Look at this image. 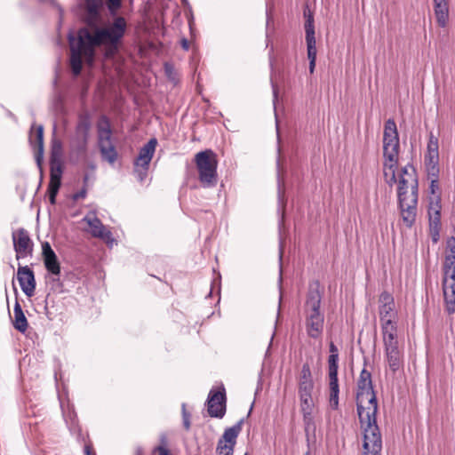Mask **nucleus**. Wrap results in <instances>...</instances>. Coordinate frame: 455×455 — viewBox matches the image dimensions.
I'll return each instance as SVG.
<instances>
[{"label": "nucleus", "instance_id": "1", "mask_svg": "<svg viewBox=\"0 0 455 455\" xmlns=\"http://www.w3.org/2000/svg\"><path fill=\"white\" fill-rule=\"evenodd\" d=\"M86 27L77 31V39L68 35L70 44V67L75 76L80 75L83 60L89 65L94 62L96 48L104 46L105 57L112 58L118 52L127 32V20L123 16L115 17L108 26H100L102 0H84Z\"/></svg>", "mask_w": 455, "mask_h": 455}, {"label": "nucleus", "instance_id": "2", "mask_svg": "<svg viewBox=\"0 0 455 455\" xmlns=\"http://www.w3.org/2000/svg\"><path fill=\"white\" fill-rule=\"evenodd\" d=\"M356 409L363 429V455H381L382 438L377 425L378 403L371 379H358Z\"/></svg>", "mask_w": 455, "mask_h": 455}, {"label": "nucleus", "instance_id": "3", "mask_svg": "<svg viewBox=\"0 0 455 455\" xmlns=\"http://www.w3.org/2000/svg\"><path fill=\"white\" fill-rule=\"evenodd\" d=\"M418 179L412 165L401 170L398 180L397 197L403 224L411 228L416 220L418 205Z\"/></svg>", "mask_w": 455, "mask_h": 455}, {"label": "nucleus", "instance_id": "4", "mask_svg": "<svg viewBox=\"0 0 455 455\" xmlns=\"http://www.w3.org/2000/svg\"><path fill=\"white\" fill-rule=\"evenodd\" d=\"M322 293L320 283L315 281L309 284L304 304L305 330L307 335L314 339L322 338L324 328V313L321 310Z\"/></svg>", "mask_w": 455, "mask_h": 455}, {"label": "nucleus", "instance_id": "5", "mask_svg": "<svg viewBox=\"0 0 455 455\" xmlns=\"http://www.w3.org/2000/svg\"><path fill=\"white\" fill-rule=\"evenodd\" d=\"M400 141L396 124L393 119L386 121L383 132L384 176L388 186L397 182L396 169L398 165Z\"/></svg>", "mask_w": 455, "mask_h": 455}, {"label": "nucleus", "instance_id": "6", "mask_svg": "<svg viewBox=\"0 0 455 455\" xmlns=\"http://www.w3.org/2000/svg\"><path fill=\"white\" fill-rule=\"evenodd\" d=\"M92 127L91 116L87 112L78 116L75 132L69 140L71 156L84 158L87 154L89 132Z\"/></svg>", "mask_w": 455, "mask_h": 455}, {"label": "nucleus", "instance_id": "7", "mask_svg": "<svg viewBox=\"0 0 455 455\" xmlns=\"http://www.w3.org/2000/svg\"><path fill=\"white\" fill-rule=\"evenodd\" d=\"M199 180L204 188L215 187L218 181L216 155L211 149L200 151L195 156Z\"/></svg>", "mask_w": 455, "mask_h": 455}, {"label": "nucleus", "instance_id": "8", "mask_svg": "<svg viewBox=\"0 0 455 455\" xmlns=\"http://www.w3.org/2000/svg\"><path fill=\"white\" fill-rule=\"evenodd\" d=\"M443 291L445 310L449 315L455 313V256L446 255L443 265Z\"/></svg>", "mask_w": 455, "mask_h": 455}, {"label": "nucleus", "instance_id": "9", "mask_svg": "<svg viewBox=\"0 0 455 455\" xmlns=\"http://www.w3.org/2000/svg\"><path fill=\"white\" fill-rule=\"evenodd\" d=\"M157 145L156 138L150 139L139 152L133 163V173L140 182H143L148 172L149 164L153 158Z\"/></svg>", "mask_w": 455, "mask_h": 455}, {"label": "nucleus", "instance_id": "10", "mask_svg": "<svg viewBox=\"0 0 455 455\" xmlns=\"http://www.w3.org/2000/svg\"><path fill=\"white\" fill-rule=\"evenodd\" d=\"M315 383L299 384L298 394L300 401V409L303 414V420L307 427H308L313 420L312 413L314 408V401L312 394L314 391Z\"/></svg>", "mask_w": 455, "mask_h": 455}, {"label": "nucleus", "instance_id": "11", "mask_svg": "<svg viewBox=\"0 0 455 455\" xmlns=\"http://www.w3.org/2000/svg\"><path fill=\"white\" fill-rule=\"evenodd\" d=\"M12 238L16 259L18 260L28 256H32L34 243L28 232L25 228H20L16 231H13Z\"/></svg>", "mask_w": 455, "mask_h": 455}, {"label": "nucleus", "instance_id": "12", "mask_svg": "<svg viewBox=\"0 0 455 455\" xmlns=\"http://www.w3.org/2000/svg\"><path fill=\"white\" fill-rule=\"evenodd\" d=\"M306 42L307 59L309 60V72L313 74L315 68L316 61V41L315 37L314 18L312 14H308L305 22Z\"/></svg>", "mask_w": 455, "mask_h": 455}, {"label": "nucleus", "instance_id": "13", "mask_svg": "<svg viewBox=\"0 0 455 455\" xmlns=\"http://www.w3.org/2000/svg\"><path fill=\"white\" fill-rule=\"evenodd\" d=\"M208 413L212 418L222 419L226 413V393L211 390L207 399Z\"/></svg>", "mask_w": 455, "mask_h": 455}, {"label": "nucleus", "instance_id": "14", "mask_svg": "<svg viewBox=\"0 0 455 455\" xmlns=\"http://www.w3.org/2000/svg\"><path fill=\"white\" fill-rule=\"evenodd\" d=\"M379 302L380 323L395 322L397 312L395 308V300L393 296L387 291H383L379 295Z\"/></svg>", "mask_w": 455, "mask_h": 455}, {"label": "nucleus", "instance_id": "15", "mask_svg": "<svg viewBox=\"0 0 455 455\" xmlns=\"http://www.w3.org/2000/svg\"><path fill=\"white\" fill-rule=\"evenodd\" d=\"M83 220L90 227V233L93 237L102 239L108 246L113 245L115 239L111 231L103 225L98 217L85 216Z\"/></svg>", "mask_w": 455, "mask_h": 455}, {"label": "nucleus", "instance_id": "16", "mask_svg": "<svg viewBox=\"0 0 455 455\" xmlns=\"http://www.w3.org/2000/svg\"><path fill=\"white\" fill-rule=\"evenodd\" d=\"M17 279L24 294L28 297H32L36 285L33 270L28 266L20 265L17 270Z\"/></svg>", "mask_w": 455, "mask_h": 455}, {"label": "nucleus", "instance_id": "17", "mask_svg": "<svg viewBox=\"0 0 455 455\" xmlns=\"http://www.w3.org/2000/svg\"><path fill=\"white\" fill-rule=\"evenodd\" d=\"M29 142L33 148H36L35 159L40 172L41 180L43 179V161H44V126L38 125L35 137L29 136Z\"/></svg>", "mask_w": 455, "mask_h": 455}, {"label": "nucleus", "instance_id": "18", "mask_svg": "<svg viewBox=\"0 0 455 455\" xmlns=\"http://www.w3.org/2000/svg\"><path fill=\"white\" fill-rule=\"evenodd\" d=\"M42 256L46 270L52 275L59 276L60 274V265L55 251L48 242H44L42 244Z\"/></svg>", "mask_w": 455, "mask_h": 455}, {"label": "nucleus", "instance_id": "19", "mask_svg": "<svg viewBox=\"0 0 455 455\" xmlns=\"http://www.w3.org/2000/svg\"><path fill=\"white\" fill-rule=\"evenodd\" d=\"M434 12L439 27L445 28L449 21L448 0H433Z\"/></svg>", "mask_w": 455, "mask_h": 455}, {"label": "nucleus", "instance_id": "20", "mask_svg": "<svg viewBox=\"0 0 455 455\" xmlns=\"http://www.w3.org/2000/svg\"><path fill=\"white\" fill-rule=\"evenodd\" d=\"M385 354L389 368L395 372L402 363L398 344L385 347Z\"/></svg>", "mask_w": 455, "mask_h": 455}, {"label": "nucleus", "instance_id": "21", "mask_svg": "<svg viewBox=\"0 0 455 455\" xmlns=\"http://www.w3.org/2000/svg\"><path fill=\"white\" fill-rule=\"evenodd\" d=\"M384 347L398 344L396 322L381 323Z\"/></svg>", "mask_w": 455, "mask_h": 455}, {"label": "nucleus", "instance_id": "22", "mask_svg": "<svg viewBox=\"0 0 455 455\" xmlns=\"http://www.w3.org/2000/svg\"><path fill=\"white\" fill-rule=\"evenodd\" d=\"M111 128L108 119L106 116L101 117V122L98 125V144L99 147L112 143Z\"/></svg>", "mask_w": 455, "mask_h": 455}, {"label": "nucleus", "instance_id": "23", "mask_svg": "<svg viewBox=\"0 0 455 455\" xmlns=\"http://www.w3.org/2000/svg\"><path fill=\"white\" fill-rule=\"evenodd\" d=\"M13 315V327L20 332L24 333L28 329V323L23 313L22 307L17 299L14 304Z\"/></svg>", "mask_w": 455, "mask_h": 455}, {"label": "nucleus", "instance_id": "24", "mask_svg": "<svg viewBox=\"0 0 455 455\" xmlns=\"http://www.w3.org/2000/svg\"><path fill=\"white\" fill-rule=\"evenodd\" d=\"M243 424V419H240L231 427H228L222 435V437L219 440V443H236V438L242 430V426Z\"/></svg>", "mask_w": 455, "mask_h": 455}, {"label": "nucleus", "instance_id": "25", "mask_svg": "<svg viewBox=\"0 0 455 455\" xmlns=\"http://www.w3.org/2000/svg\"><path fill=\"white\" fill-rule=\"evenodd\" d=\"M60 407L66 424L71 431H75L78 427L76 412L73 409L69 408V405H68V408L66 409L62 403H60Z\"/></svg>", "mask_w": 455, "mask_h": 455}, {"label": "nucleus", "instance_id": "26", "mask_svg": "<svg viewBox=\"0 0 455 455\" xmlns=\"http://www.w3.org/2000/svg\"><path fill=\"white\" fill-rule=\"evenodd\" d=\"M426 171L429 180L439 179V159L424 158Z\"/></svg>", "mask_w": 455, "mask_h": 455}, {"label": "nucleus", "instance_id": "27", "mask_svg": "<svg viewBox=\"0 0 455 455\" xmlns=\"http://www.w3.org/2000/svg\"><path fill=\"white\" fill-rule=\"evenodd\" d=\"M63 147L60 140L53 138L51 143L50 162L61 163Z\"/></svg>", "mask_w": 455, "mask_h": 455}, {"label": "nucleus", "instance_id": "28", "mask_svg": "<svg viewBox=\"0 0 455 455\" xmlns=\"http://www.w3.org/2000/svg\"><path fill=\"white\" fill-rule=\"evenodd\" d=\"M438 148V139L431 132L427 142V154L425 155V158L439 159Z\"/></svg>", "mask_w": 455, "mask_h": 455}, {"label": "nucleus", "instance_id": "29", "mask_svg": "<svg viewBox=\"0 0 455 455\" xmlns=\"http://www.w3.org/2000/svg\"><path fill=\"white\" fill-rule=\"evenodd\" d=\"M100 148V151L103 159L107 160L110 164H114L117 158V152L113 143L102 145Z\"/></svg>", "mask_w": 455, "mask_h": 455}, {"label": "nucleus", "instance_id": "30", "mask_svg": "<svg viewBox=\"0 0 455 455\" xmlns=\"http://www.w3.org/2000/svg\"><path fill=\"white\" fill-rule=\"evenodd\" d=\"M62 176V164L50 162V182L51 183H60Z\"/></svg>", "mask_w": 455, "mask_h": 455}, {"label": "nucleus", "instance_id": "31", "mask_svg": "<svg viewBox=\"0 0 455 455\" xmlns=\"http://www.w3.org/2000/svg\"><path fill=\"white\" fill-rule=\"evenodd\" d=\"M314 382L310 365L306 363L302 365L301 371L299 377V384H308Z\"/></svg>", "mask_w": 455, "mask_h": 455}, {"label": "nucleus", "instance_id": "32", "mask_svg": "<svg viewBox=\"0 0 455 455\" xmlns=\"http://www.w3.org/2000/svg\"><path fill=\"white\" fill-rule=\"evenodd\" d=\"M428 217L431 229L438 234L441 228V212H428Z\"/></svg>", "mask_w": 455, "mask_h": 455}, {"label": "nucleus", "instance_id": "33", "mask_svg": "<svg viewBox=\"0 0 455 455\" xmlns=\"http://www.w3.org/2000/svg\"><path fill=\"white\" fill-rule=\"evenodd\" d=\"M106 4H107L108 11L109 14L113 17V19L115 17L119 16V15H117V12L123 5L122 0H106Z\"/></svg>", "mask_w": 455, "mask_h": 455}, {"label": "nucleus", "instance_id": "34", "mask_svg": "<svg viewBox=\"0 0 455 455\" xmlns=\"http://www.w3.org/2000/svg\"><path fill=\"white\" fill-rule=\"evenodd\" d=\"M60 183H51L49 182V186H48V195H49V201L52 204H56V196H57V194L59 192V189L60 188Z\"/></svg>", "mask_w": 455, "mask_h": 455}, {"label": "nucleus", "instance_id": "35", "mask_svg": "<svg viewBox=\"0 0 455 455\" xmlns=\"http://www.w3.org/2000/svg\"><path fill=\"white\" fill-rule=\"evenodd\" d=\"M235 444L224 443H219L217 446V451L221 455H232L234 452V447Z\"/></svg>", "mask_w": 455, "mask_h": 455}, {"label": "nucleus", "instance_id": "36", "mask_svg": "<svg viewBox=\"0 0 455 455\" xmlns=\"http://www.w3.org/2000/svg\"><path fill=\"white\" fill-rule=\"evenodd\" d=\"M162 444L154 448L152 455H171L169 450L166 447V437L164 435L161 436Z\"/></svg>", "mask_w": 455, "mask_h": 455}, {"label": "nucleus", "instance_id": "37", "mask_svg": "<svg viewBox=\"0 0 455 455\" xmlns=\"http://www.w3.org/2000/svg\"><path fill=\"white\" fill-rule=\"evenodd\" d=\"M339 389L330 390L329 403L332 410H338L339 408Z\"/></svg>", "mask_w": 455, "mask_h": 455}, {"label": "nucleus", "instance_id": "38", "mask_svg": "<svg viewBox=\"0 0 455 455\" xmlns=\"http://www.w3.org/2000/svg\"><path fill=\"white\" fill-rule=\"evenodd\" d=\"M441 196L430 197L428 212H441Z\"/></svg>", "mask_w": 455, "mask_h": 455}, {"label": "nucleus", "instance_id": "39", "mask_svg": "<svg viewBox=\"0 0 455 455\" xmlns=\"http://www.w3.org/2000/svg\"><path fill=\"white\" fill-rule=\"evenodd\" d=\"M429 191L431 194L430 197L441 196L439 179L430 180Z\"/></svg>", "mask_w": 455, "mask_h": 455}, {"label": "nucleus", "instance_id": "40", "mask_svg": "<svg viewBox=\"0 0 455 455\" xmlns=\"http://www.w3.org/2000/svg\"><path fill=\"white\" fill-rule=\"evenodd\" d=\"M182 421L186 430L190 428V413L186 410V404L182 403Z\"/></svg>", "mask_w": 455, "mask_h": 455}, {"label": "nucleus", "instance_id": "41", "mask_svg": "<svg viewBox=\"0 0 455 455\" xmlns=\"http://www.w3.org/2000/svg\"><path fill=\"white\" fill-rule=\"evenodd\" d=\"M339 364H328V377H338Z\"/></svg>", "mask_w": 455, "mask_h": 455}, {"label": "nucleus", "instance_id": "42", "mask_svg": "<svg viewBox=\"0 0 455 455\" xmlns=\"http://www.w3.org/2000/svg\"><path fill=\"white\" fill-rule=\"evenodd\" d=\"M329 387H330V390L339 389L338 377H330L329 378Z\"/></svg>", "mask_w": 455, "mask_h": 455}, {"label": "nucleus", "instance_id": "43", "mask_svg": "<svg viewBox=\"0 0 455 455\" xmlns=\"http://www.w3.org/2000/svg\"><path fill=\"white\" fill-rule=\"evenodd\" d=\"M448 247L451 252V255L455 256V238L453 236L450 237L447 241Z\"/></svg>", "mask_w": 455, "mask_h": 455}, {"label": "nucleus", "instance_id": "44", "mask_svg": "<svg viewBox=\"0 0 455 455\" xmlns=\"http://www.w3.org/2000/svg\"><path fill=\"white\" fill-rule=\"evenodd\" d=\"M328 364H339V355H330Z\"/></svg>", "mask_w": 455, "mask_h": 455}, {"label": "nucleus", "instance_id": "45", "mask_svg": "<svg viewBox=\"0 0 455 455\" xmlns=\"http://www.w3.org/2000/svg\"><path fill=\"white\" fill-rule=\"evenodd\" d=\"M359 379H371V372L363 369L360 373Z\"/></svg>", "mask_w": 455, "mask_h": 455}, {"label": "nucleus", "instance_id": "46", "mask_svg": "<svg viewBox=\"0 0 455 455\" xmlns=\"http://www.w3.org/2000/svg\"><path fill=\"white\" fill-rule=\"evenodd\" d=\"M329 352L330 355H339V349L333 342H331L329 345Z\"/></svg>", "mask_w": 455, "mask_h": 455}, {"label": "nucleus", "instance_id": "47", "mask_svg": "<svg viewBox=\"0 0 455 455\" xmlns=\"http://www.w3.org/2000/svg\"><path fill=\"white\" fill-rule=\"evenodd\" d=\"M86 196V189L85 188H83L81 191L77 192L76 194L74 195L73 198L75 200H78L80 198H84Z\"/></svg>", "mask_w": 455, "mask_h": 455}, {"label": "nucleus", "instance_id": "48", "mask_svg": "<svg viewBox=\"0 0 455 455\" xmlns=\"http://www.w3.org/2000/svg\"><path fill=\"white\" fill-rule=\"evenodd\" d=\"M272 90H273V96H274V105H275V100H277L278 95V89L276 84L271 81Z\"/></svg>", "mask_w": 455, "mask_h": 455}, {"label": "nucleus", "instance_id": "49", "mask_svg": "<svg viewBox=\"0 0 455 455\" xmlns=\"http://www.w3.org/2000/svg\"><path fill=\"white\" fill-rule=\"evenodd\" d=\"M283 197V191L281 188V182L279 180L278 181V199H279V201H282Z\"/></svg>", "mask_w": 455, "mask_h": 455}, {"label": "nucleus", "instance_id": "50", "mask_svg": "<svg viewBox=\"0 0 455 455\" xmlns=\"http://www.w3.org/2000/svg\"><path fill=\"white\" fill-rule=\"evenodd\" d=\"M181 46H182V48H183L185 51H188V48H189L188 41L187 39L183 38V39L181 40Z\"/></svg>", "mask_w": 455, "mask_h": 455}, {"label": "nucleus", "instance_id": "51", "mask_svg": "<svg viewBox=\"0 0 455 455\" xmlns=\"http://www.w3.org/2000/svg\"><path fill=\"white\" fill-rule=\"evenodd\" d=\"M432 230V238L435 243L438 241L439 234L437 235L436 231L435 229Z\"/></svg>", "mask_w": 455, "mask_h": 455}, {"label": "nucleus", "instance_id": "52", "mask_svg": "<svg viewBox=\"0 0 455 455\" xmlns=\"http://www.w3.org/2000/svg\"><path fill=\"white\" fill-rule=\"evenodd\" d=\"M273 51H274V49H273V47H271L270 52H269V60H270V67H271V68H273V58H272Z\"/></svg>", "mask_w": 455, "mask_h": 455}, {"label": "nucleus", "instance_id": "53", "mask_svg": "<svg viewBox=\"0 0 455 455\" xmlns=\"http://www.w3.org/2000/svg\"><path fill=\"white\" fill-rule=\"evenodd\" d=\"M272 18L269 14V11L267 9V27H268L270 21H271Z\"/></svg>", "mask_w": 455, "mask_h": 455}, {"label": "nucleus", "instance_id": "54", "mask_svg": "<svg viewBox=\"0 0 455 455\" xmlns=\"http://www.w3.org/2000/svg\"><path fill=\"white\" fill-rule=\"evenodd\" d=\"M84 455H91V447L89 445L84 446Z\"/></svg>", "mask_w": 455, "mask_h": 455}, {"label": "nucleus", "instance_id": "55", "mask_svg": "<svg viewBox=\"0 0 455 455\" xmlns=\"http://www.w3.org/2000/svg\"><path fill=\"white\" fill-rule=\"evenodd\" d=\"M164 67H165V70H166V71H168V70H169V68H171V67L169 66V64H167V63L165 64V66H164Z\"/></svg>", "mask_w": 455, "mask_h": 455}, {"label": "nucleus", "instance_id": "56", "mask_svg": "<svg viewBox=\"0 0 455 455\" xmlns=\"http://www.w3.org/2000/svg\"><path fill=\"white\" fill-rule=\"evenodd\" d=\"M13 290H14L15 294L18 295V290L14 285H13Z\"/></svg>", "mask_w": 455, "mask_h": 455}, {"label": "nucleus", "instance_id": "57", "mask_svg": "<svg viewBox=\"0 0 455 455\" xmlns=\"http://www.w3.org/2000/svg\"><path fill=\"white\" fill-rule=\"evenodd\" d=\"M52 281H53V282H57V283H59V282H60V279H59V278H53V279H52Z\"/></svg>", "mask_w": 455, "mask_h": 455}, {"label": "nucleus", "instance_id": "58", "mask_svg": "<svg viewBox=\"0 0 455 455\" xmlns=\"http://www.w3.org/2000/svg\"><path fill=\"white\" fill-rule=\"evenodd\" d=\"M304 455H310V451H307Z\"/></svg>", "mask_w": 455, "mask_h": 455}, {"label": "nucleus", "instance_id": "59", "mask_svg": "<svg viewBox=\"0 0 455 455\" xmlns=\"http://www.w3.org/2000/svg\"><path fill=\"white\" fill-rule=\"evenodd\" d=\"M141 452V449H139L137 451V454H140Z\"/></svg>", "mask_w": 455, "mask_h": 455}, {"label": "nucleus", "instance_id": "60", "mask_svg": "<svg viewBox=\"0 0 455 455\" xmlns=\"http://www.w3.org/2000/svg\"><path fill=\"white\" fill-rule=\"evenodd\" d=\"M279 258L282 259V251H280Z\"/></svg>", "mask_w": 455, "mask_h": 455}]
</instances>
